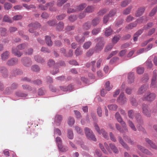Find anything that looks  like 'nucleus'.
Masks as SVG:
<instances>
[{
    "mask_svg": "<svg viewBox=\"0 0 157 157\" xmlns=\"http://www.w3.org/2000/svg\"><path fill=\"white\" fill-rule=\"evenodd\" d=\"M115 117L117 121L121 124L125 132H128V129L126 124L125 122L123 120V119L119 112H117L116 113Z\"/></svg>",
    "mask_w": 157,
    "mask_h": 157,
    "instance_id": "f257e3e1",
    "label": "nucleus"
},
{
    "mask_svg": "<svg viewBox=\"0 0 157 157\" xmlns=\"http://www.w3.org/2000/svg\"><path fill=\"white\" fill-rule=\"evenodd\" d=\"M85 135L86 137L90 140L96 141L97 140L94 135L92 131L88 128L85 127L84 129Z\"/></svg>",
    "mask_w": 157,
    "mask_h": 157,
    "instance_id": "f03ea898",
    "label": "nucleus"
},
{
    "mask_svg": "<svg viewBox=\"0 0 157 157\" xmlns=\"http://www.w3.org/2000/svg\"><path fill=\"white\" fill-rule=\"evenodd\" d=\"M95 40L98 42L95 47L96 51H100L103 49L104 44V42L103 40V38L101 37L98 38L96 39Z\"/></svg>",
    "mask_w": 157,
    "mask_h": 157,
    "instance_id": "7ed1b4c3",
    "label": "nucleus"
},
{
    "mask_svg": "<svg viewBox=\"0 0 157 157\" xmlns=\"http://www.w3.org/2000/svg\"><path fill=\"white\" fill-rule=\"evenodd\" d=\"M156 98V95L153 93L148 92L143 97V100L148 101H152L154 100Z\"/></svg>",
    "mask_w": 157,
    "mask_h": 157,
    "instance_id": "20e7f679",
    "label": "nucleus"
},
{
    "mask_svg": "<svg viewBox=\"0 0 157 157\" xmlns=\"http://www.w3.org/2000/svg\"><path fill=\"white\" fill-rule=\"evenodd\" d=\"M96 131L100 134H102L103 137L105 139H108L109 138L108 134L103 129H101V130L99 129V128L98 125L95 124L94 125Z\"/></svg>",
    "mask_w": 157,
    "mask_h": 157,
    "instance_id": "39448f33",
    "label": "nucleus"
},
{
    "mask_svg": "<svg viewBox=\"0 0 157 157\" xmlns=\"http://www.w3.org/2000/svg\"><path fill=\"white\" fill-rule=\"evenodd\" d=\"M143 113L145 116L149 117L150 116L151 111L148 107L146 104H143L142 106Z\"/></svg>",
    "mask_w": 157,
    "mask_h": 157,
    "instance_id": "423d86ee",
    "label": "nucleus"
},
{
    "mask_svg": "<svg viewBox=\"0 0 157 157\" xmlns=\"http://www.w3.org/2000/svg\"><path fill=\"white\" fill-rule=\"evenodd\" d=\"M127 99L123 93L120 94L117 99V102L121 105H123L127 102Z\"/></svg>",
    "mask_w": 157,
    "mask_h": 157,
    "instance_id": "0eeeda50",
    "label": "nucleus"
},
{
    "mask_svg": "<svg viewBox=\"0 0 157 157\" xmlns=\"http://www.w3.org/2000/svg\"><path fill=\"white\" fill-rule=\"evenodd\" d=\"M156 72L154 71L153 72V75L151 80V86L153 88L157 87V81H156Z\"/></svg>",
    "mask_w": 157,
    "mask_h": 157,
    "instance_id": "6e6552de",
    "label": "nucleus"
},
{
    "mask_svg": "<svg viewBox=\"0 0 157 157\" xmlns=\"http://www.w3.org/2000/svg\"><path fill=\"white\" fill-rule=\"evenodd\" d=\"M47 9L48 8L49 10L51 11H56L57 10L56 7H53L54 5V2H48L46 4Z\"/></svg>",
    "mask_w": 157,
    "mask_h": 157,
    "instance_id": "1a4fd4ad",
    "label": "nucleus"
},
{
    "mask_svg": "<svg viewBox=\"0 0 157 157\" xmlns=\"http://www.w3.org/2000/svg\"><path fill=\"white\" fill-rule=\"evenodd\" d=\"M118 141L119 143L121 145L125 148L127 150H129V147L128 145L124 141V140L121 136L118 137Z\"/></svg>",
    "mask_w": 157,
    "mask_h": 157,
    "instance_id": "9d476101",
    "label": "nucleus"
},
{
    "mask_svg": "<svg viewBox=\"0 0 157 157\" xmlns=\"http://www.w3.org/2000/svg\"><path fill=\"white\" fill-rule=\"evenodd\" d=\"M148 86L147 84H145L142 85L139 89L138 94H143L148 89Z\"/></svg>",
    "mask_w": 157,
    "mask_h": 157,
    "instance_id": "9b49d317",
    "label": "nucleus"
},
{
    "mask_svg": "<svg viewBox=\"0 0 157 157\" xmlns=\"http://www.w3.org/2000/svg\"><path fill=\"white\" fill-rule=\"evenodd\" d=\"M12 53L14 54V56L18 57H20L22 55V53L20 51H18L16 48H13L12 49Z\"/></svg>",
    "mask_w": 157,
    "mask_h": 157,
    "instance_id": "f8f14e48",
    "label": "nucleus"
},
{
    "mask_svg": "<svg viewBox=\"0 0 157 157\" xmlns=\"http://www.w3.org/2000/svg\"><path fill=\"white\" fill-rule=\"evenodd\" d=\"M137 148L143 153L148 155H151L152 153L147 149H145L144 147L140 145L137 146Z\"/></svg>",
    "mask_w": 157,
    "mask_h": 157,
    "instance_id": "ddd939ff",
    "label": "nucleus"
},
{
    "mask_svg": "<svg viewBox=\"0 0 157 157\" xmlns=\"http://www.w3.org/2000/svg\"><path fill=\"white\" fill-rule=\"evenodd\" d=\"M113 30L110 26H109L105 29L104 34L105 36H110L113 33Z\"/></svg>",
    "mask_w": 157,
    "mask_h": 157,
    "instance_id": "4468645a",
    "label": "nucleus"
},
{
    "mask_svg": "<svg viewBox=\"0 0 157 157\" xmlns=\"http://www.w3.org/2000/svg\"><path fill=\"white\" fill-rule=\"evenodd\" d=\"M60 88L61 90L64 91H71L73 89V86L71 85H69L67 86H61Z\"/></svg>",
    "mask_w": 157,
    "mask_h": 157,
    "instance_id": "2eb2a0df",
    "label": "nucleus"
},
{
    "mask_svg": "<svg viewBox=\"0 0 157 157\" xmlns=\"http://www.w3.org/2000/svg\"><path fill=\"white\" fill-rule=\"evenodd\" d=\"M145 140L152 148L155 149H157V146L154 143H153L151 140L148 138H146L145 139Z\"/></svg>",
    "mask_w": 157,
    "mask_h": 157,
    "instance_id": "dca6fc26",
    "label": "nucleus"
},
{
    "mask_svg": "<svg viewBox=\"0 0 157 157\" xmlns=\"http://www.w3.org/2000/svg\"><path fill=\"white\" fill-rule=\"evenodd\" d=\"M128 82L130 83L133 82L134 81V74L133 73H129L128 75Z\"/></svg>",
    "mask_w": 157,
    "mask_h": 157,
    "instance_id": "f3484780",
    "label": "nucleus"
},
{
    "mask_svg": "<svg viewBox=\"0 0 157 157\" xmlns=\"http://www.w3.org/2000/svg\"><path fill=\"white\" fill-rule=\"evenodd\" d=\"M123 137L124 139L126 141H127L128 144L131 145H133L134 144V142L133 141H132L131 139L127 136L124 134L123 135Z\"/></svg>",
    "mask_w": 157,
    "mask_h": 157,
    "instance_id": "a211bd4d",
    "label": "nucleus"
},
{
    "mask_svg": "<svg viewBox=\"0 0 157 157\" xmlns=\"http://www.w3.org/2000/svg\"><path fill=\"white\" fill-rule=\"evenodd\" d=\"M62 120V117L60 115H56L55 117V122L57 125H59L60 122Z\"/></svg>",
    "mask_w": 157,
    "mask_h": 157,
    "instance_id": "6ab92c4d",
    "label": "nucleus"
},
{
    "mask_svg": "<svg viewBox=\"0 0 157 157\" xmlns=\"http://www.w3.org/2000/svg\"><path fill=\"white\" fill-rule=\"evenodd\" d=\"M143 29H141L135 34L133 36V40L134 41H136L137 40L138 37L143 33Z\"/></svg>",
    "mask_w": 157,
    "mask_h": 157,
    "instance_id": "aec40b11",
    "label": "nucleus"
},
{
    "mask_svg": "<svg viewBox=\"0 0 157 157\" xmlns=\"http://www.w3.org/2000/svg\"><path fill=\"white\" fill-rule=\"evenodd\" d=\"M144 11V8L141 7L138 9L136 12V17H139L141 15Z\"/></svg>",
    "mask_w": 157,
    "mask_h": 157,
    "instance_id": "412c9836",
    "label": "nucleus"
},
{
    "mask_svg": "<svg viewBox=\"0 0 157 157\" xmlns=\"http://www.w3.org/2000/svg\"><path fill=\"white\" fill-rule=\"evenodd\" d=\"M64 23L62 21H60L56 27V30L59 31H62L63 29Z\"/></svg>",
    "mask_w": 157,
    "mask_h": 157,
    "instance_id": "4be33fe9",
    "label": "nucleus"
},
{
    "mask_svg": "<svg viewBox=\"0 0 157 157\" xmlns=\"http://www.w3.org/2000/svg\"><path fill=\"white\" fill-rule=\"evenodd\" d=\"M10 53L8 51H6L3 52L1 55L2 59H6L9 58Z\"/></svg>",
    "mask_w": 157,
    "mask_h": 157,
    "instance_id": "5701e85b",
    "label": "nucleus"
},
{
    "mask_svg": "<svg viewBox=\"0 0 157 157\" xmlns=\"http://www.w3.org/2000/svg\"><path fill=\"white\" fill-rule=\"evenodd\" d=\"M40 26V24L37 22L32 23L29 24L28 25L29 27L33 28L36 29Z\"/></svg>",
    "mask_w": 157,
    "mask_h": 157,
    "instance_id": "b1692460",
    "label": "nucleus"
},
{
    "mask_svg": "<svg viewBox=\"0 0 157 157\" xmlns=\"http://www.w3.org/2000/svg\"><path fill=\"white\" fill-rule=\"evenodd\" d=\"M128 123L130 127L134 131H136V129L133 123L130 120H128Z\"/></svg>",
    "mask_w": 157,
    "mask_h": 157,
    "instance_id": "393cba45",
    "label": "nucleus"
},
{
    "mask_svg": "<svg viewBox=\"0 0 157 157\" xmlns=\"http://www.w3.org/2000/svg\"><path fill=\"white\" fill-rule=\"evenodd\" d=\"M91 25L92 24L90 22L87 21L83 25V28L84 29L88 30L91 28Z\"/></svg>",
    "mask_w": 157,
    "mask_h": 157,
    "instance_id": "a878e982",
    "label": "nucleus"
},
{
    "mask_svg": "<svg viewBox=\"0 0 157 157\" xmlns=\"http://www.w3.org/2000/svg\"><path fill=\"white\" fill-rule=\"evenodd\" d=\"M137 25L136 22L131 23L127 26L125 28V29L129 30L132 29L133 27H136Z\"/></svg>",
    "mask_w": 157,
    "mask_h": 157,
    "instance_id": "bb28decb",
    "label": "nucleus"
},
{
    "mask_svg": "<svg viewBox=\"0 0 157 157\" xmlns=\"http://www.w3.org/2000/svg\"><path fill=\"white\" fill-rule=\"evenodd\" d=\"M101 30V28H95L92 30L91 33L94 35H96L100 32Z\"/></svg>",
    "mask_w": 157,
    "mask_h": 157,
    "instance_id": "cd10ccee",
    "label": "nucleus"
},
{
    "mask_svg": "<svg viewBox=\"0 0 157 157\" xmlns=\"http://www.w3.org/2000/svg\"><path fill=\"white\" fill-rule=\"evenodd\" d=\"M45 41L48 45L49 46H52L53 43L51 41V37L48 36H45Z\"/></svg>",
    "mask_w": 157,
    "mask_h": 157,
    "instance_id": "c85d7f7f",
    "label": "nucleus"
},
{
    "mask_svg": "<svg viewBox=\"0 0 157 157\" xmlns=\"http://www.w3.org/2000/svg\"><path fill=\"white\" fill-rule=\"evenodd\" d=\"M108 107L109 110L116 111L117 109L118 106L115 104H112L108 105Z\"/></svg>",
    "mask_w": 157,
    "mask_h": 157,
    "instance_id": "c756f323",
    "label": "nucleus"
},
{
    "mask_svg": "<svg viewBox=\"0 0 157 157\" xmlns=\"http://www.w3.org/2000/svg\"><path fill=\"white\" fill-rule=\"evenodd\" d=\"M75 39L78 42L81 43H83L84 41L85 37L84 36L81 37L79 36H77L75 37Z\"/></svg>",
    "mask_w": 157,
    "mask_h": 157,
    "instance_id": "7c9ffc66",
    "label": "nucleus"
},
{
    "mask_svg": "<svg viewBox=\"0 0 157 157\" xmlns=\"http://www.w3.org/2000/svg\"><path fill=\"white\" fill-rule=\"evenodd\" d=\"M100 19L99 18H94L92 20V25L93 26H96L99 22Z\"/></svg>",
    "mask_w": 157,
    "mask_h": 157,
    "instance_id": "2f4dec72",
    "label": "nucleus"
},
{
    "mask_svg": "<svg viewBox=\"0 0 157 157\" xmlns=\"http://www.w3.org/2000/svg\"><path fill=\"white\" fill-rule=\"evenodd\" d=\"M95 7L92 6H88L86 9V11L87 13H91L94 10Z\"/></svg>",
    "mask_w": 157,
    "mask_h": 157,
    "instance_id": "473e14b6",
    "label": "nucleus"
},
{
    "mask_svg": "<svg viewBox=\"0 0 157 157\" xmlns=\"http://www.w3.org/2000/svg\"><path fill=\"white\" fill-rule=\"evenodd\" d=\"M82 49L80 47H78L75 51V53L76 56H80L82 54Z\"/></svg>",
    "mask_w": 157,
    "mask_h": 157,
    "instance_id": "72a5a7b5",
    "label": "nucleus"
},
{
    "mask_svg": "<svg viewBox=\"0 0 157 157\" xmlns=\"http://www.w3.org/2000/svg\"><path fill=\"white\" fill-rule=\"evenodd\" d=\"M1 72L3 74V76L6 77L8 75L7 71L6 69L4 67H2L0 69Z\"/></svg>",
    "mask_w": 157,
    "mask_h": 157,
    "instance_id": "f704fd0d",
    "label": "nucleus"
},
{
    "mask_svg": "<svg viewBox=\"0 0 157 157\" xmlns=\"http://www.w3.org/2000/svg\"><path fill=\"white\" fill-rule=\"evenodd\" d=\"M22 62L25 66L27 67L30 66L31 64V62L30 59H23Z\"/></svg>",
    "mask_w": 157,
    "mask_h": 157,
    "instance_id": "c9c22d12",
    "label": "nucleus"
},
{
    "mask_svg": "<svg viewBox=\"0 0 157 157\" xmlns=\"http://www.w3.org/2000/svg\"><path fill=\"white\" fill-rule=\"evenodd\" d=\"M131 1V0H124L121 2V6L122 7H125L127 6Z\"/></svg>",
    "mask_w": 157,
    "mask_h": 157,
    "instance_id": "e433bc0d",
    "label": "nucleus"
},
{
    "mask_svg": "<svg viewBox=\"0 0 157 157\" xmlns=\"http://www.w3.org/2000/svg\"><path fill=\"white\" fill-rule=\"evenodd\" d=\"M17 59H9L8 61L7 64L10 66L13 65L17 63Z\"/></svg>",
    "mask_w": 157,
    "mask_h": 157,
    "instance_id": "4c0bfd02",
    "label": "nucleus"
},
{
    "mask_svg": "<svg viewBox=\"0 0 157 157\" xmlns=\"http://www.w3.org/2000/svg\"><path fill=\"white\" fill-rule=\"evenodd\" d=\"M109 145L110 148L115 153H118V149L114 144H110Z\"/></svg>",
    "mask_w": 157,
    "mask_h": 157,
    "instance_id": "58836bf2",
    "label": "nucleus"
},
{
    "mask_svg": "<svg viewBox=\"0 0 157 157\" xmlns=\"http://www.w3.org/2000/svg\"><path fill=\"white\" fill-rule=\"evenodd\" d=\"M92 44V42L90 41H88L86 42L83 46V48L86 49L89 48Z\"/></svg>",
    "mask_w": 157,
    "mask_h": 157,
    "instance_id": "ea45409f",
    "label": "nucleus"
},
{
    "mask_svg": "<svg viewBox=\"0 0 157 157\" xmlns=\"http://www.w3.org/2000/svg\"><path fill=\"white\" fill-rule=\"evenodd\" d=\"M132 8V6H130L127 8H126L123 12V13L124 14L127 15L129 14L131 11V9Z\"/></svg>",
    "mask_w": 157,
    "mask_h": 157,
    "instance_id": "a19ab883",
    "label": "nucleus"
},
{
    "mask_svg": "<svg viewBox=\"0 0 157 157\" xmlns=\"http://www.w3.org/2000/svg\"><path fill=\"white\" fill-rule=\"evenodd\" d=\"M58 147L59 150L62 152H65L68 150L67 147L65 146H63L62 144L61 145H59Z\"/></svg>",
    "mask_w": 157,
    "mask_h": 157,
    "instance_id": "79ce46f5",
    "label": "nucleus"
},
{
    "mask_svg": "<svg viewBox=\"0 0 157 157\" xmlns=\"http://www.w3.org/2000/svg\"><path fill=\"white\" fill-rule=\"evenodd\" d=\"M115 127L119 131L120 133H123L125 132L123 129L121 128V126L118 124H116Z\"/></svg>",
    "mask_w": 157,
    "mask_h": 157,
    "instance_id": "37998d69",
    "label": "nucleus"
},
{
    "mask_svg": "<svg viewBox=\"0 0 157 157\" xmlns=\"http://www.w3.org/2000/svg\"><path fill=\"white\" fill-rule=\"evenodd\" d=\"M67 136L68 137L71 139L73 138L74 135L73 131L71 129H68L67 132Z\"/></svg>",
    "mask_w": 157,
    "mask_h": 157,
    "instance_id": "c03bdc74",
    "label": "nucleus"
},
{
    "mask_svg": "<svg viewBox=\"0 0 157 157\" xmlns=\"http://www.w3.org/2000/svg\"><path fill=\"white\" fill-rule=\"evenodd\" d=\"M75 122V120L73 117H69L68 119V123L69 125H72Z\"/></svg>",
    "mask_w": 157,
    "mask_h": 157,
    "instance_id": "a18cd8bd",
    "label": "nucleus"
},
{
    "mask_svg": "<svg viewBox=\"0 0 157 157\" xmlns=\"http://www.w3.org/2000/svg\"><path fill=\"white\" fill-rule=\"evenodd\" d=\"M128 116L129 118L131 119H133L134 117V112L132 110H129L128 112Z\"/></svg>",
    "mask_w": 157,
    "mask_h": 157,
    "instance_id": "49530a36",
    "label": "nucleus"
},
{
    "mask_svg": "<svg viewBox=\"0 0 157 157\" xmlns=\"http://www.w3.org/2000/svg\"><path fill=\"white\" fill-rule=\"evenodd\" d=\"M75 130L78 133L81 135H83V132L82 128L77 126H75Z\"/></svg>",
    "mask_w": 157,
    "mask_h": 157,
    "instance_id": "de8ad7c7",
    "label": "nucleus"
},
{
    "mask_svg": "<svg viewBox=\"0 0 157 157\" xmlns=\"http://www.w3.org/2000/svg\"><path fill=\"white\" fill-rule=\"evenodd\" d=\"M12 7V5L10 3L6 2L4 5V7L5 9L9 10Z\"/></svg>",
    "mask_w": 157,
    "mask_h": 157,
    "instance_id": "09e8293b",
    "label": "nucleus"
},
{
    "mask_svg": "<svg viewBox=\"0 0 157 157\" xmlns=\"http://www.w3.org/2000/svg\"><path fill=\"white\" fill-rule=\"evenodd\" d=\"M56 23L57 21L55 20H49L47 22V23L49 25L52 26H55Z\"/></svg>",
    "mask_w": 157,
    "mask_h": 157,
    "instance_id": "8fccbe9b",
    "label": "nucleus"
},
{
    "mask_svg": "<svg viewBox=\"0 0 157 157\" xmlns=\"http://www.w3.org/2000/svg\"><path fill=\"white\" fill-rule=\"evenodd\" d=\"M120 37L119 35L114 36L112 39L113 43L114 44L116 43L119 40Z\"/></svg>",
    "mask_w": 157,
    "mask_h": 157,
    "instance_id": "3c124183",
    "label": "nucleus"
},
{
    "mask_svg": "<svg viewBox=\"0 0 157 157\" xmlns=\"http://www.w3.org/2000/svg\"><path fill=\"white\" fill-rule=\"evenodd\" d=\"M3 21L5 22L11 23L12 20L8 16H5L3 18Z\"/></svg>",
    "mask_w": 157,
    "mask_h": 157,
    "instance_id": "603ef678",
    "label": "nucleus"
},
{
    "mask_svg": "<svg viewBox=\"0 0 157 157\" xmlns=\"http://www.w3.org/2000/svg\"><path fill=\"white\" fill-rule=\"evenodd\" d=\"M26 47V45L25 44H22L17 45V48L18 49L22 50L24 49Z\"/></svg>",
    "mask_w": 157,
    "mask_h": 157,
    "instance_id": "864d4df0",
    "label": "nucleus"
},
{
    "mask_svg": "<svg viewBox=\"0 0 157 157\" xmlns=\"http://www.w3.org/2000/svg\"><path fill=\"white\" fill-rule=\"evenodd\" d=\"M6 30L5 28H1L0 29V31L1 35L3 36H5L6 33Z\"/></svg>",
    "mask_w": 157,
    "mask_h": 157,
    "instance_id": "5fc2aeb1",
    "label": "nucleus"
},
{
    "mask_svg": "<svg viewBox=\"0 0 157 157\" xmlns=\"http://www.w3.org/2000/svg\"><path fill=\"white\" fill-rule=\"evenodd\" d=\"M117 12V10L116 9H114L111 10L109 13V17H112L114 16Z\"/></svg>",
    "mask_w": 157,
    "mask_h": 157,
    "instance_id": "6e6d98bb",
    "label": "nucleus"
},
{
    "mask_svg": "<svg viewBox=\"0 0 157 157\" xmlns=\"http://www.w3.org/2000/svg\"><path fill=\"white\" fill-rule=\"evenodd\" d=\"M105 89L107 91H109L112 89V87H111L110 86V83L109 81L106 82L105 84Z\"/></svg>",
    "mask_w": 157,
    "mask_h": 157,
    "instance_id": "4d7b16f0",
    "label": "nucleus"
},
{
    "mask_svg": "<svg viewBox=\"0 0 157 157\" xmlns=\"http://www.w3.org/2000/svg\"><path fill=\"white\" fill-rule=\"evenodd\" d=\"M144 71V68L140 67H138L137 69V72L139 74H141L143 73Z\"/></svg>",
    "mask_w": 157,
    "mask_h": 157,
    "instance_id": "13d9d810",
    "label": "nucleus"
},
{
    "mask_svg": "<svg viewBox=\"0 0 157 157\" xmlns=\"http://www.w3.org/2000/svg\"><path fill=\"white\" fill-rule=\"evenodd\" d=\"M67 1V0H59L58 1L57 6H61Z\"/></svg>",
    "mask_w": 157,
    "mask_h": 157,
    "instance_id": "bf43d9fd",
    "label": "nucleus"
},
{
    "mask_svg": "<svg viewBox=\"0 0 157 157\" xmlns=\"http://www.w3.org/2000/svg\"><path fill=\"white\" fill-rule=\"evenodd\" d=\"M157 11V6L155 7L151 10V12L149 14V15L150 16H153L155 13Z\"/></svg>",
    "mask_w": 157,
    "mask_h": 157,
    "instance_id": "052dcab7",
    "label": "nucleus"
},
{
    "mask_svg": "<svg viewBox=\"0 0 157 157\" xmlns=\"http://www.w3.org/2000/svg\"><path fill=\"white\" fill-rule=\"evenodd\" d=\"M113 45L112 44H108L105 49V51L107 52L109 51L110 50L113 48Z\"/></svg>",
    "mask_w": 157,
    "mask_h": 157,
    "instance_id": "680f3d73",
    "label": "nucleus"
},
{
    "mask_svg": "<svg viewBox=\"0 0 157 157\" xmlns=\"http://www.w3.org/2000/svg\"><path fill=\"white\" fill-rule=\"evenodd\" d=\"M153 25V24L152 23H149L144 26L143 29H149Z\"/></svg>",
    "mask_w": 157,
    "mask_h": 157,
    "instance_id": "e2e57ef3",
    "label": "nucleus"
},
{
    "mask_svg": "<svg viewBox=\"0 0 157 157\" xmlns=\"http://www.w3.org/2000/svg\"><path fill=\"white\" fill-rule=\"evenodd\" d=\"M32 69L33 71L35 72L38 71L40 70V68L37 65L33 66L32 67Z\"/></svg>",
    "mask_w": 157,
    "mask_h": 157,
    "instance_id": "0e129e2a",
    "label": "nucleus"
},
{
    "mask_svg": "<svg viewBox=\"0 0 157 157\" xmlns=\"http://www.w3.org/2000/svg\"><path fill=\"white\" fill-rule=\"evenodd\" d=\"M22 17V15H16L13 18V20L17 21L21 19Z\"/></svg>",
    "mask_w": 157,
    "mask_h": 157,
    "instance_id": "69168bd1",
    "label": "nucleus"
},
{
    "mask_svg": "<svg viewBox=\"0 0 157 157\" xmlns=\"http://www.w3.org/2000/svg\"><path fill=\"white\" fill-rule=\"evenodd\" d=\"M66 15L64 14L59 15L56 17V18L58 20H61L63 19L65 17Z\"/></svg>",
    "mask_w": 157,
    "mask_h": 157,
    "instance_id": "338daca9",
    "label": "nucleus"
},
{
    "mask_svg": "<svg viewBox=\"0 0 157 157\" xmlns=\"http://www.w3.org/2000/svg\"><path fill=\"white\" fill-rule=\"evenodd\" d=\"M38 7L39 9L42 10H47V7L46 4L44 5L40 4L39 5Z\"/></svg>",
    "mask_w": 157,
    "mask_h": 157,
    "instance_id": "774afa93",
    "label": "nucleus"
}]
</instances>
